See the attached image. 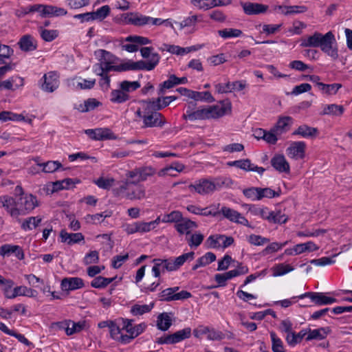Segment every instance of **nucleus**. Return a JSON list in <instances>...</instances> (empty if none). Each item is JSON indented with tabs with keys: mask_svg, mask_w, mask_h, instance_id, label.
Returning a JSON list of instances; mask_svg holds the SVG:
<instances>
[{
	"mask_svg": "<svg viewBox=\"0 0 352 352\" xmlns=\"http://www.w3.org/2000/svg\"><path fill=\"white\" fill-rule=\"evenodd\" d=\"M300 45L304 47H320V50L332 60L338 58V50L333 33L331 31L322 34L315 32L302 39Z\"/></svg>",
	"mask_w": 352,
	"mask_h": 352,
	"instance_id": "nucleus-1",
	"label": "nucleus"
},
{
	"mask_svg": "<svg viewBox=\"0 0 352 352\" xmlns=\"http://www.w3.org/2000/svg\"><path fill=\"white\" fill-rule=\"evenodd\" d=\"M195 258L193 252L184 253L177 257H170L168 258H154L152 261L153 266L152 274L154 277L159 278L161 274L165 272H175L186 263L192 261Z\"/></svg>",
	"mask_w": 352,
	"mask_h": 352,
	"instance_id": "nucleus-2",
	"label": "nucleus"
},
{
	"mask_svg": "<svg viewBox=\"0 0 352 352\" xmlns=\"http://www.w3.org/2000/svg\"><path fill=\"white\" fill-rule=\"evenodd\" d=\"M140 103V107L135 114L142 122V128H162L166 123L165 117L145 100Z\"/></svg>",
	"mask_w": 352,
	"mask_h": 352,
	"instance_id": "nucleus-3",
	"label": "nucleus"
},
{
	"mask_svg": "<svg viewBox=\"0 0 352 352\" xmlns=\"http://www.w3.org/2000/svg\"><path fill=\"white\" fill-rule=\"evenodd\" d=\"M229 179L225 177L202 178L196 180L188 186V189L192 192L205 195L212 193L228 184Z\"/></svg>",
	"mask_w": 352,
	"mask_h": 352,
	"instance_id": "nucleus-4",
	"label": "nucleus"
},
{
	"mask_svg": "<svg viewBox=\"0 0 352 352\" xmlns=\"http://www.w3.org/2000/svg\"><path fill=\"white\" fill-rule=\"evenodd\" d=\"M118 196L131 201L142 200L146 198V187L138 182L126 181L114 190Z\"/></svg>",
	"mask_w": 352,
	"mask_h": 352,
	"instance_id": "nucleus-5",
	"label": "nucleus"
},
{
	"mask_svg": "<svg viewBox=\"0 0 352 352\" xmlns=\"http://www.w3.org/2000/svg\"><path fill=\"white\" fill-rule=\"evenodd\" d=\"M151 41L147 37L130 35L126 38H122L120 44L122 50L130 53L135 52L139 50L140 46L150 44Z\"/></svg>",
	"mask_w": 352,
	"mask_h": 352,
	"instance_id": "nucleus-6",
	"label": "nucleus"
},
{
	"mask_svg": "<svg viewBox=\"0 0 352 352\" xmlns=\"http://www.w3.org/2000/svg\"><path fill=\"white\" fill-rule=\"evenodd\" d=\"M232 104L230 100H226L221 102L219 104L204 107V118L215 119L222 117L231 112Z\"/></svg>",
	"mask_w": 352,
	"mask_h": 352,
	"instance_id": "nucleus-7",
	"label": "nucleus"
},
{
	"mask_svg": "<svg viewBox=\"0 0 352 352\" xmlns=\"http://www.w3.org/2000/svg\"><path fill=\"white\" fill-rule=\"evenodd\" d=\"M60 85V76L54 71L45 74L39 80L40 89L46 93L54 92Z\"/></svg>",
	"mask_w": 352,
	"mask_h": 352,
	"instance_id": "nucleus-8",
	"label": "nucleus"
},
{
	"mask_svg": "<svg viewBox=\"0 0 352 352\" xmlns=\"http://www.w3.org/2000/svg\"><path fill=\"white\" fill-rule=\"evenodd\" d=\"M19 217L25 215L38 206L36 197L32 194H23L16 200Z\"/></svg>",
	"mask_w": 352,
	"mask_h": 352,
	"instance_id": "nucleus-9",
	"label": "nucleus"
},
{
	"mask_svg": "<svg viewBox=\"0 0 352 352\" xmlns=\"http://www.w3.org/2000/svg\"><path fill=\"white\" fill-rule=\"evenodd\" d=\"M191 335V329L190 327L184 328L179 330L173 334L164 335L156 340V342L159 344H173L178 343Z\"/></svg>",
	"mask_w": 352,
	"mask_h": 352,
	"instance_id": "nucleus-10",
	"label": "nucleus"
},
{
	"mask_svg": "<svg viewBox=\"0 0 352 352\" xmlns=\"http://www.w3.org/2000/svg\"><path fill=\"white\" fill-rule=\"evenodd\" d=\"M234 243V239L232 236H228L223 234L210 235L206 241L205 245L207 248L219 249L226 248Z\"/></svg>",
	"mask_w": 352,
	"mask_h": 352,
	"instance_id": "nucleus-11",
	"label": "nucleus"
},
{
	"mask_svg": "<svg viewBox=\"0 0 352 352\" xmlns=\"http://www.w3.org/2000/svg\"><path fill=\"white\" fill-rule=\"evenodd\" d=\"M221 214L231 222L251 227L248 220L238 211L226 206L221 207Z\"/></svg>",
	"mask_w": 352,
	"mask_h": 352,
	"instance_id": "nucleus-12",
	"label": "nucleus"
},
{
	"mask_svg": "<svg viewBox=\"0 0 352 352\" xmlns=\"http://www.w3.org/2000/svg\"><path fill=\"white\" fill-rule=\"evenodd\" d=\"M122 21L124 24L135 26H144L149 25V16L133 12L123 14L121 16Z\"/></svg>",
	"mask_w": 352,
	"mask_h": 352,
	"instance_id": "nucleus-13",
	"label": "nucleus"
},
{
	"mask_svg": "<svg viewBox=\"0 0 352 352\" xmlns=\"http://www.w3.org/2000/svg\"><path fill=\"white\" fill-rule=\"evenodd\" d=\"M299 299L309 298L310 300L318 305H331L337 302L336 298L327 296L322 292H306L298 296Z\"/></svg>",
	"mask_w": 352,
	"mask_h": 352,
	"instance_id": "nucleus-14",
	"label": "nucleus"
},
{
	"mask_svg": "<svg viewBox=\"0 0 352 352\" xmlns=\"http://www.w3.org/2000/svg\"><path fill=\"white\" fill-rule=\"evenodd\" d=\"M132 322V320L122 319V329L128 333L129 342L141 334L146 327L144 322L133 326Z\"/></svg>",
	"mask_w": 352,
	"mask_h": 352,
	"instance_id": "nucleus-15",
	"label": "nucleus"
},
{
	"mask_svg": "<svg viewBox=\"0 0 352 352\" xmlns=\"http://www.w3.org/2000/svg\"><path fill=\"white\" fill-rule=\"evenodd\" d=\"M85 133L94 140H116L117 136L108 128L87 129Z\"/></svg>",
	"mask_w": 352,
	"mask_h": 352,
	"instance_id": "nucleus-16",
	"label": "nucleus"
},
{
	"mask_svg": "<svg viewBox=\"0 0 352 352\" xmlns=\"http://www.w3.org/2000/svg\"><path fill=\"white\" fill-rule=\"evenodd\" d=\"M96 55L103 68L107 71H114L116 65L113 64L116 63V57L113 54L104 50H98L96 52Z\"/></svg>",
	"mask_w": 352,
	"mask_h": 352,
	"instance_id": "nucleus-17",
	"label": "nucleus"
},
{
	"mask_svg": "<svg viewBox=\"0 0 352 352\" xmlns=\"http://www.w3.org/2000/svg\"><path fill=\"white\" fill-rule=\"evenodd\" d=\"M16 204V201L13 197L8 195L0 196V208H4L12 218L19 221Z\"/></svg>",
	"mask_w": 352,
	"mask_h": 352,
	"instance_id": "nucleus-18",
	"label": "nucleus"
},
{
	"mask_svg": "<svg viewBox=\"0 0 352 352\" xmlns=\"http://www.w3.org/2000/svg\"><path fill=\"white\" fill-rule=\"evenodd\" d=\"M306 144L302 141L293 142L286 149V153L290 158L303 159L305 155Z\"/></svg>",
	"mask_w": 352,
	"mask_h": 352,
	"instance_id": "nucleus-19",
	"label": "nucleus"
},
{
	"mask_svg": "<svg viewBox=\"0 0 352 352\" xmlns=\"http://www.w3.org/2000/svg\"><path fill=\"white\" fill-rule=\"evenodd\" d=\"M240 4L243 8V12L248 15L265 13L268 9V6L258 3L241 1Z\"/></svg>",
	"mask_w": 352,
	"mask_h": 352,
	"instance_id": "nucleus-20",
	"label": "nucleus"
},
{
	"mask_svg": "<svg viewBox=\"0 0 352 352\" xmlns=\"http://www.w3.org/2000/svg\"><path fill=\"white\" fill-rule=\"evenodd\" d=\"M12 254H14L19 260L24 258L23 251L19 245L5 244L0 248L1 256L5 257L10 256Z\"/></svg>",
	"mask_w": 352,
	"mask_h": 352,
	"instance_id": "nucleus-21",
	"label": "nucleus"
},
{
	"mask_svg": "<svg viewBox=\"0 0 352 352\" xmlns=\"http://www.w3.org/2000/svg\"><path fill=\"white\" fill-rule=\"evenodd\" d=\"M203 21L202 14H190L185 17L181 22L175 23L178 24L179 29L183 30L186 28H192L193 31L196 30V25L198 23Z\"/></svg>",
	"mask_w": 352,
	"mask_h": 352,
	"instance_id": "nucleus-22",
	"label": "nucleus"
},
{
	"mask_svg": "<svg viewBox=\"0 0 352 352\" xmlns=\"http://www.w3.org/2000/svg\"><path fill=\"white\" fill-rule=\"evenodd\" d=\"M60 237L63 243H67L69 245L80 243L85 240L84 235L82 233H69L64 230L60 231Z\"/></svg>",
	"mask_w": 352,
	"mask_h": 352,
	"instance_id": "nucleus-23",
	"label": "nucleus"
},
{
	"mask_svg": "<svg viewBox=\"0 0 352 352\" xmlns=\"http://www.w3.org/2000/svg\"><path fill=\"white\" fill-rule=\"evenodd\" d=\"M193 107V104L188 105L186 113L182 116L183 118L191 122H194L198 120H205L204 107H199L195 110Z\"/></svg>",
	"mask_w": 352,
	"mask_h": 352,
	"instance_id": "nucleus-24",
	"label": "nucleus"
},
{
	"mask_svg": "<svg viewBox=\"0 0 352 352\" xmlns=\"http://www.w3.org/2000/svg\"><path fill=\"white\" fill-rule=\"evenodd\" d=\"M293 118L290 116H280L273 128V131L276 133L281 135L288 131L293 124Z\"/></svg>",
	"mask_w": 352,
	"mask_h": 352,
	"instance_id": "nucleus-25",
	"label": "nucleus"
},
{
	"mask_svg": "<svg viewBox=\"0 0 352 352\" xmlns=\"http://www.w3.org/2000/svg\"><path fill=\"white\" fill-rule=\"evenodd\" d=\"M61 289L63 291H72L82 288L83 280L78 277L65 278L61 281Z\"/></svg>",
	"mask_w": 352,
	"mask_h": 352,
	"instance_id": "nucleus-26",
	"label": "nucleus"
},
{
	"mask_svg": "<svg viewBox=\"0 0 352 352\" xmlns=\"http://www.w3.org/2000/svg\"><path fill=\"white\" fill-rule=\"evenodd\" d=\"M271 164L279 173L289 172V164L283 155H275L271 160Z\"/></svg>",
	"mask_w": 352,
	"mask_h": 352,
	"instance_id": "nucleus-27",
	"label": "nucleus"
},
{
	"mask_svg": "<svg viewBox=\"0 0 352 352\" xmlns=\"http://www.w3.org/2000/svg\"><path fill=\"white\" fill-rule=\"evenodd\" d=\"M292 134L303 138H314L318 135V130L317 128L311 127L307 124H302Z\"/></svg>",
	"mask_w": 352,
	"mask_h": 352,
	"instance_id": "nucleus-28",
	"label": "nucleus"
},
{
	"mask_svg": "<svg viewBox=\"0 0 352 352\" xmlns=\"http://www.w3.org/2000/svg\"><path fill=\"white\" fill-rule=\"evenodd\" d=\"M124 329H121L117 324L113 322L109 327L110 336L112 339L122 344L129 343L127 334H124L122 331Z\"/></svg>",
	"mask_w": 352,
	"mask_h": 352,
	"instance_id": "nucleus-29",
	"label": "nucleus"
},
{
	"mask_svg": "<svg viewBox=\"0 0 352 352\" xmlns=\"http://www.w3.org/2000/svg\"><path fill=\"white\" fill-rule=\"evenodd\" d=\"M187 82L188 79L186 77L177 78L175 75H171L167 80L160 85L158 94L163 95L165 89H170L177 85L185 84Z\"/></svg>",
	"mask_w": 352,
	"mask_h": 352,
	"instance_id": "nucleus-30",
	"label": "nucleus"
},
{
	"mask_svg": "<svg viewBox=\"0 0 352 352\" xmlns=\"http://www.w3.org/2000/svg\"><path fill=\"white\" fill-rule=\"evenodd\" d=\"M96 84L95 79H84L82 78H74L71 80L70 85L75 90L90 89Z\"/></svg>",
	"mask_w": 352,
	"mask_h": 352,
	"instance_id": "nucleus-31",
	"label": "nucleus"
},
{
	"mask_svg": "<svg viewBox=\"0 0 352 352\" xmlns=\"http://www.w3.org/2000/svg\"><path fill=\"white\" fill-rule=\"evenodd\" d=\"M3 89L11 91H15L24 85L23 78L14 75L9 78L2 81Z\"/></svg>",
	"mask_w": 352,
	"mask_h": 352,
	"instance_id": "nucleus-32",
	"label": "nucleus"
},
{
	"mask_svg": "<svg viewBox=\"0 0 352 352\" xmlns=\"http://www.w3.org/2000/svg\"><path fill=\"white\" fill-rule=\"evenodd\" d=\"M20 49L23 52L34 51L37 47V42L36 39L30 34L23 36L19 43Z\"/></svg>",
	"mask_w": 352,
	"mask_h": 352,
	"instance_id": "nucleus-33",
	"label": "nucleus"
},
{
	"mask_svg": "<svg viewBox=\"0 0 352 352\" xmlns=\"http://www.w3.org/2000/svg\"><path fill=\"white\" fill-rule=\"evenodd\" d=\"M102 105V102L96 98H88L78 104L75 105V109L81 113L88 112L94 110Z\"/></svg>",
	"mask_w": 352,
	"mask_h": 352,
	"instance_id": "nucleus-34",
	"label": "nucleus"
},
{
	"mask_svg": "<svg viewBox=\"0 0 352 352\" xmlns=\"http://www.w3.org/2000/svg\"><path fill=\"white\" fill-rule=\"evenodd\" d=\"M197 227V225L195 221L186 218H182L178 223L175 225V228L180 234H188Z\"/></svg>",
	"mask_w": 352,
	"mask_h": 352,
	"instance_id": "nucleus-35",
	"label": "nucleus"
},
{
	"mask_svg": "<svg viewBox=\"0 0 352 352\" xmlns=\"http://www.w3.org/2000/svg\"><path fill=\"white\" fill-rule=\"evenodd\" d=\"M37 292L33 289L28 287L26 286H17L13 289L12 295L10 296V299H13L17 296H27L30 298L36 297Z\"/></svg>",
	"mask_w": 352,
	"mask_h": 352,
	"instance_id": "nucleus-36",
	"label": "nucleus"
},
{
	"mask_svg": "<svg viewBox=\"0 0 352 352\" xmlns=\"http://www.w3.org/2000/svg\"><path fill=\"white\" fill-rule=\"evenodd\" d=\"M43 219L40 216L30 217L25 219L23 221H19L21 222V228L23 230L27 232L36 228L41 223Z\"/></svg>",
	"mask_w": 352,
	"mask_h": 352,
	"instance_id": "nucleus-37",
	"label": "nucleus"
},
{
	"mask_svg": "<svg viewBox=\"0 0 352 352\" xmlns=\"http://www.w3.org/2000/svg\"><path fill=\"white\" fill-rule=\"evenodd\" d=\"M344 113V107L342 105L336 104H325L322 106V110L320 112L321 116H340Z\"/></svg>",
	"mask_w": 352,
	"mask_h": 352,
	"instance_id": "nucleus-38",
	"label": "nucleus"
},
{
	"mask_svg": "<svg viewBox=\"0 0 352 352\" xmlns=\"http://www.w3.org/2000/svg\"><path fill=\"white\" fill-rule=\"evenodd\" d=\"M330 333L329 327H321L315 329H309L308 336L306 338L307 340H321L324 339Z\"/></svg>",
	"mask_w": 352,
	"mask_h": 352,
	"instance_id": "nucleus-39",
	"label": "nucleus"
},
{
	"mask_svg": "<svg viewBox=\"0 0 352 352\" xmlns=\"http://www.w3.org/2000/svg\"><path fill=\"white\" fill-rule=\"evenodd\" d=\"M238 168L245 171L256 172L260 175H262L265 171L264 168L252 164L249 159L239 160Z\"/></svg>",
	"mask_w": 352,
	"mask_h": 352,
	"instance_id": "nucleus-40",
	"label": "nucleus"
},
{
	"mask_svg": "<svg viewBox=\"0 0 352 352\" xmlns=\"http://www.w3.org/2000/svg\"><path fill=\"white\" fill-rule=\"evenodd\" d=\"M216 260V256L214 253L208 252L199 258L195 264L192 266V270H197L198 268L205 267Z\"/></svg>",
	"mask_w": 352,
	"mask_h": 352,
	"instance_id": "nucleus-41",
	"label": "nucleus"
},
{
	"mask_svg": "<svg viewBox=\"0 0 352 352\" xmlns=\"http://www.w3.org/2000/svg\"><path fill=\"white\" fill-rule=\"evenodd\" d=\"M130 98L129 94L120 88L112 90L110 94V100L113 103L121 104L126 102Z\"/></svg>",
	"mask_w": 352,
	"mask_h": 352,
	"instance_id": "nucleus-42",
	"label": "nucleus"
},
{
	"mask_svg": "<svg viewBox=\"0 0 352 352\" xmlns=\"http://www.w3.org/2000/svg\"><path fill=\"white\" fill-rule=\"evenodd\" d=\"M172 324V318L170 314L164 312L157 318V327L162 331L168 330Z\"/></svg>",
	"mask_w": 352,
	"mask_h": 352,
	"instance_id": "nucleus-43",
	"label": "nucleus"
},
{
	"mask_svg": "<svg viewBox=\"0 0 352 352\" xmlns=\"http://www.w3.org/2000/svg\"><path fill=\"white\" fill-rule=\"evenodd\" d=\"M306 334L307 331L304 329L297 333L292 331L289 334L286 335L285 340L289 346H295L302 341Z\"/></svg>",
	"mask_w": 352,
	"mask_h": 352,
	"instance_id": "nucleus-44",
	"label": "nucleus"
},
{
	"mask_svg": "<svg viewBox=\"0 0 352 352\" xmlns=\"http://www.w3.org/2000/svg\"><path fill=\"white\" fill-rule=\"evenodd\" d=\"M63 327L65 329V332L67 335L71 336L76 333L81 331L85 327V322H74L73 321L69 320L63 323Z\"/></svg>",
	"mask_w": 352,
	"mask_h": 352,
	"instance_id": "nucleus-45",
	"label": "nucleus"
},
{
	"mask_svg": "<svg viewBox=\"0 0 352 352\" xmlns=\"http://www.w3.org/2000/svg\"><path fill=\"white\" fill-rule=\"evenodd\" d=\"M249 272V268L246 265H243V264L240 263L237 265L236 269L230 270L228 272H226L223 273V275L226 277V280L232 279L233 278L245 275L248 274Z\"/></svg>",
	"mask_w": 352,
	"mask_h": 352,
	"instance_id": "nucleus-46",
	"label": "nucleus"
},
{
	"mask_svg": "<svg viewBox=\"0 0 352 352\" xmlns=\"http://www.w3.org/2000/svg\"><path fill=\"white\" fill-rule=\"evenodd\" d=\"M38 32L43 40L46 42H51L58 36V32L56 30H47L43 26L38 27Z\"/></svg>",
	"mask_w": 352,
	"mask_h": 352,
	"instance_id": "nucleus-47",
	"label": "nucleus"
},
{
	"mask_svg": "<svg viewBox=\"0 0 352 352\" xmlns=\"http://www.w3.org/2000/svg\"><path fill=\"white\" fill-rule=\"evenodd\" d=\"M247 206H248V212L254 216L265 220H267L270 217V210L267 207H257L254 205H247Z\"/></svg>",
	"mask_w": 352,
	"mask_h": 352,
	"instance_id": "nucleus-48",
	"label": "nucleus"
},
{
	"mask_svg": "<svg viewBox=\"0 0 352 352\" xmlns=\"http://www.w3.org/2000/svg\"><path fill=\"white\" fill-rule=\"evenodd\" d=\"M270 217L267 219V221L270 223H285L287 222L288 218L285 212H282L280 210H276L274 211L270 210Z\"/></svg>",
	"mask_w": 352,
	"mask_h": 352,
	"instance_id": "nucleus-49",
	"label": "nucleus"
},
{
	"mask_svg": "<svg viewBox=\"0 0 352 352\" xmlns=\"http://www.w3.org/2000/svg\"><path fill=\"white\" fill-rule=\"evenodd\" d=\"M294 270V267L286 263H278L274 265L272 269L273 276L275 277L284 276L286 274L292 272Z\"/></svg>",
	"mask_w": 352,
	"mask_h": 352,
	"instance_id": "nucleus-50",
	"label": "nucleus"
},
{
	"mask_svg": "<svg viewBox=\"0 0 352 352\" xmlns=\"http://www.w3.org/2000/svg\"><path fill=\"white\" fill-rule=\"evenodd\" d=\"M14 283L11 279H6L0 275V289L3 291L6 298L10 299L12 291L11 289L13 287Z\"/></svg>",
	"mask_w": 352,
	"mask_h": 352,
	"instance_id": "nucleus-51",
	"label": "nucleus"
},
{
	"mask_svg": "<svg viewBox=\"0 0 352 352\" xmlns=\"http://www.w3.org/2000/svg\"><path fill=\"white\" fill-rule=\"evenodd\" d=\"M272 341V350L273 352H286L282 340L274 331L270 333Z\"/></svg>",
	"mask_w": 352,
	"mask_h": 352,
	"instance_id": "nucleus-52",
	"label": "nucleus"
},
{
	"mask_svg": "<svg viewBox=\"0 0 352 352\" xmlns=\"http://www.w3.org/2000/svg\"><path fill=\"white\" fill-rule=\"evenodd\" d=\"M153 307V302H151L149 305L135 304L131 307V313L133 316H141L144 314L150 312Z\"/></svg>",
	"mask_w": 352,
	"mask_h": 352,
	"instance_id": "nucleus-53",
	"label": "nucleus"
},
{
	"mask_svg": "<svg viewBox=\"0 0 352 352\" xmlns=\"http://www.w3.org/2000/svg\"><path fill=\"white\" fill-rule=\"evenodd\" d=\"M183 218L182 213L179 210H173L168 214H164L162 217V223H178Z\"/></svg>",
	"mask_w": 352,
	"mask_h": 352,
	"instance_id": "nucleus-54",
	"label": "nucleus"
},
{
	"mask_svg": "<svg viewBox=\"0 0 352 352\" xmlns=\"http://www.w3.org/2000/svg\"><path fill=\"white\" fill-rule=\"evenodd\" d=\"M341 87L342 85L340 83L319 84V89L322 93L329 96L336 94Z\"/></svg>",
	"mask_w": 352,
	"mask_h": 352,
	"instance_id": "nucleus-55",
	"label": "nucleus"
},
{
	"mask_svg": "<svg viewBox=\"0 0 352 352\" xmlns=\"http://www.w3.org/2000/svg\"><path fill=\"white\" fill-rule=\"evenodd\" d=\"M67 14V11L63 8L45 5V16H65Z\"/></svg>",
	"mask_w": 352,
	"mask_h": 352,
	"instance_id": "nucleus-56",
	"label": "nucleus"
},
{
	"mask_svg": "<svg viewBox=\"0 0 352 352\" xmlns=\"http://www.w3.org/2000/svg\"><path fill=\"white\" fill-rule=\"evenodd\" d=\"M319 249V247L313 241H307L303 243L296 245V252L298 254H302L305 252H314Z\"/></svg>",
	"mask_w": 352,
	"mask_h": 352,
	"instance_id": "nucleus-57",
	"label": "nucleus"
},
{
	"mask_svg": "<svg viewBox=\"0 0 352 352\" xmlns=\"http://www.w3.org/2000/svg\"><path fill=\"white\" fill-rule=\"evenodd\" d=\"M179 290L178 287H169L162 291L159 294V299L163 301L175 300L176 292Z\"/></svg>",
	"mask_w": 352,
	"mask_h": 352,
	"instance_id": "nucleus-58",
	"label": "nucleus"
},
{
	"mask_svg": "<svg viewBox=\"0 0 352 352\" xmlns=\"http://www.w3.org/2000/svg\"><path fill=\"white\" fill-rule=\"evenodd\" d=\"M110 7L107 5L103 6L97 9L95 12H91L93 21H103L110 14Z\"/></svg>",
	"mask_w": 352,
	"mask_h": 352,
	"instance_id": "nucleus-59",
	"label": "nucleus"
},
{
	"mask_svg": "<svg viewBox=\"0 0 352 352\" xmlns=\"http://www.w3.org/2000/svg\"><path fill=\"white\" fill-rule=\"evenodd\" d=\"M190 3L199 10L207 11L212 8V0H190Z\"/></svg>",
	"mask_w": 352,
	"mask_h": 352,
	"instance_id": "nucleus-60",
	"label": "nucleus"
},
{
	"mask_svg": "<svg viewBox=\"0 0 352 352\" xmlns=\"http://www.w3.org/2000/svg\"><path fill=\"white\" fill-rule=\"evenodd\" d=\"M38 166L43 167L44 173H54L58 170L61 166L60 162L58 161H48L45 163H38Z\"/></svg>",
	"mask_w": 352,
	"mask_h": 352,
	"instance_id": "nucleus-61",
	"label": "nucleus"
},
{
	"mask_svg": "<svg viewBox=\"0 0 352 352\" xmlns=\"http://www.w3.org/2000/svg\"><path fill=\"white\" fill-rule=\"evenodd\" d=\"M218 34L223 38H236L242 34V31L239 29L226 28L219 30Z\"/></svg>",
	"mask_w": 352,
	"mask_h": 352,
	"instance_id": "nucleus-62",
	"label": "nucleus"
},
{
	"mask_svg": "<svg viewBox=\"0 0 352 352\" xmlns=\"http://www.w3.org/2000/svg\"><path fill=\"white\" fill-rule=\"evenodd\" d=\"M166 96L165 97H158L156 99H148L145 100L148 103L152 104V107L157 109V111L164 109V107L169 105L168 100H166Z\"/></svg>",
	"mask_w": 352,
	"mask_h": 352,
	"instance_id": "nucleus-63",
	"label": "nucleus"
},
{
	"mask_svg": "<svg viewBox=\"0 0 352 352\" xmlns=\"http://www.w3.org/2000/svg\"><path fill=\"white\" fill-rule=\"evenodd\" d=\"M287 244V241H285L284 243H278L273 242L270 243L263 251L262 254L265 256L274 252H276L278 250H281L283 247H285Z\"/></svg>",
	"mask_w": 352,
	"mask_h": 352,
	"instance_id": "nucleus-64",
	"label": "nucleus"
}]
</instances>
